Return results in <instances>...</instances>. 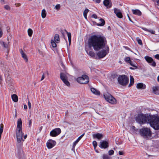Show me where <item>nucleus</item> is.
<instances>
[{"label":"nucleus","instance_id":"5fc2aeb1","mask_svg":"<svg viewBox=\"0 0 159 159\" xmlns=\"http://www.w3.org/2000/svg\"><path fill=\"white\" fill-rule=\"evenodd\" d=\"M44 78H45V76L44 75V74H43V75H42V78H41V80L42 81V80H43L44 79Z\"/></svg>","mask_w":159,"mask_h":159},{"label":"nucleus","instance_id":"2eb2a0df","mask_svg":"<svg viewBox=\"0 0 159 159\" xmlns=\"http://www.w3.org/2000/svg\"><path fill=\"white\" fill-rule=\"evenodd\" d=\"M99 147L102 148H106L108 147V143L106 141L103 140L100 142Z\"/></svg>","mask_w":159,"mask_h":159},{"label":"nucleus","instance_id":"dca6fc26","mask_svg":"<svg viewBox=\"0 0 159 159\" xmlns=\"http://www.w3.org/2000/svg\"><path fill=\"white\" fill-rule=\"evenodd\" d=\"M93 137L94 139L97 138L98 140H100L103 138V135L102 134L98 133L96 134H93Z\"/></svg>","mask_w":159,"mask_h":159},{"label":"nucleus","instance_id":"79ce46f5","mask_svg":"<svg viewBox=\"0 0 159 159\" xmlns=\"http://www.w3.org/2000/svg\"><path fill=\"white\" fill-rule=\"evenodd\" d=\"M129 64L132 66L137 67V66H136V64L135 63H134L133 62L131 61V62L129 63Z\"/></svg>","mask_w":159,"mask_h":159},{"label":"nucleus","instance_id":"2f4dec72","mask_svg":"<svg viewBox=\"0 0 159 159\" xmlns=\"http://www.w3.org/2000/svg\"><path fill=\"white\" fill-rule=\"evenodd\" d=\"M89 11V9H86L84 11V13H83L84 16L85 18L86 19H87V14L88 13V12Z\"/></svg>","mask_w":159,"mask_h":159},{"label":"nucleus","instance_id":"a211bd4d","mask_svg":"<svg viewBox=\"0 0 159 159\" xmlns=\"http://www.w3.org/2000/svg\"><path fill=\"white\" fill-rule=\"evenodd\" d=\"M20 51L22 57L24 59L26 62H27L28 59L27 56L25 53L24 52L23 50L21 49H20Z\"/></svg>","mask_w":159,"mask_h":159},{"label":"nucleus","instance_id":"338daca9","mask_svg":"<svg viewBox=\"0 0 159 159\" xmlns=\"http://www.w3.org/2000/svg\"><path fill=\"white\" fill-rule=\"evenodd\" d=\"M157 80L159 82V75L157 77Z\"/></svg>","mask_w":159,"mask_h":159},{"label":"nucleus","instance_id":"3c124183","mask_svg":"<svg viewBox=\"0 0 159 159\" xmlns=\"http://www.w3.org/2000/svg\"><path fill=\"white\" fill-rule=\"evenodd\" d=\"M28 107L29 109H30L31 107V103L30 101L28 102Z\"/></svg>","mask_w":159,"mask_h":159},{"label":"nucleus","instance_id":"9d476101","mask_svg":"<svg viewBox=\"0 0 159 159\" xmlns=\"http://www.w3.org/2000/svg\"><path fill=\"white\" fill-rule=\"evenodd\" d=\"M60 77L63 82L67 86L69 87L70 86V83L67 80L66 75L63 73L60 74Z\"/></svg>","mask_w":159,"mask_h":159},{"label":"nucleus","instance_id":"09e8293b","mask_svg":"<svg viewBox=\"0 0 159 159\" xmlns=\"http://www.w3.org/2000/svg\"><path fill=\"white\" fill-rule=\"evenodd\" d=\"M92 17L95 19H97V16L96 14H94L92 15Z\"/></svg>","mask_w":159,"mask_h":159},{"label":"nucleus","instance_id":"393cba45","mask_svg":"<svg viewBox=\"0 0 159 159\" xmlns=\"http://www.w3.org/2000/svg\"><path fill=\"white\" fill-rule=\"evenodd\" d=\"M99 21L100 22L97 24V25L98 26H103L105 24V20L102 18H100L99 19Z\"/></svg>","mask_w":159,"mask_h":159},{"label":"nucleus","instance_id":"4d7b16f0","mask_svg":"<svg viewBox=\"0 0 159 159\" xmlns=\"http://www.w3.org/2000/svg\"><path fill=\"white\" fill-rule=\"evenodd\" d=\"M32 123V121L31 120H29V126H30L31 125Z\"/></svg>","mask_w":159,"mask_h":159},{"label":"nucleus","instance_id":"5701e85b","mask_svg":"<svg viewBox=\"0 0 159 159\" xmlns=\"http://www.w3.org/2000/svg\"><path fill=\"white\" fill-rule=\"evenodd\" d=\"M91 91L92 93L96 95H99L100 94V92L98 90H97L95 89L92 88H91Z\"/></svg>","mask_w":159,"mask_h":159},{"label":"nucleus","instance_id":"f3484780","mask_svg":"<svg viewBox=\"0 0 159 159\" xmlns=\"http://www.w3.org/2000/svg\"><path fill=\"white\" fill-rule=\"evenodd\" d=\"M114 13L119 18H121L122 17V15L120 11L117 8L114 9Z\"/></svg>","mask_w":159,"mask_h":159},{"label":"nucleus","instance_id":"de8ad7c7","mask_svg":"<svg viewBox=\"0 0 159 159\" xmlns=\"http://www.w3.org/2000/svg\"><path fill=\"white\" fill-rule=\"evenodd\" d=\"M3 33L1 28L0 27V38H1L2 35Z\"/></svg>","mask_w":159,"mask_h":159},{"label":"nucleus","instance_id":"0e129e2a","mask_svg":"<svg viewBox=\"0 0 159 159\" xmlns=\"http://www.w3.org/2000/svg\"><path fill=\"white\" fill-rule=\"evenodd\" d=\"M42 128H43L42 126H41V127H40L39 128V130H40V131H41V130H42Z\"/></svg>","mask_w":159,"mask_h":159},{"label":"nucleus","instance_id":"ddd939ff","mask_svg":"<svg viewBox=\"0 0 159 159\" xmlns=\"http://www.w3.org/2000/svg\"><path fill=\"white\" fill-rule=\"evenodd\" d=\"M56 144V142L52 139H49L46 143V146L48 149H51Z\"/></svg>","mask_w":159,"mask_h":159},{"label":"nucleus","instance_id":"72a5a7b5","mask_svg":"<svg viewBox=\"0 0 159 159\" xmlns=\"http://www.w3.org/2000/svg\"><path fill=\"white\" fill-rule=\"evenodd\" d=\"M143 29L145 31H147L151 33V34H155V31L152 30H149L147 29L146 28H143Z\"/></svg>","mask_w":159,"mask_h":159},{"label":"nucleus","instance_id":"4be33fe9","mask_svg":"<svg viewBox=\"0 0 159 159\" xmlns=\"http://www.w3.org/2000/svg\"><path fill=\"white\" fill-rule=\"evenodd\" d=\"M0 44L4 47L5 48H7L10 46L9 42H8L7 43H5L4 42H0Z\"/></svg>","mask_w":159,"mask_h":159},{"label":"nucleus","instance_id":"ea45409f","mask_svg":"<svg viewBox=\"0 0 159 159\" xmlns=\"http://www.w3.org/2000/svg\"><path fill=\"white\" fill-rule=\"evenodd\" d=\"M114 151L113 150H111L108 151V154L109 155H112L114 154Z\"/></svg>","mask_w":159,"mask_h":159},{"label":"nucleus","instance_id":"20e7f679","mask_svg":"<svg viewBox=\"0 0 159 159\" xmlns=\"http://www.w3.org/2000/svg\"><path fill=\"white\" fill-rule=\"evenodd\" d=\"M139 131L140 135L144 138H148L150 137L152 135V132L150 128H143L140 129H137Z\"/></svg>","mask_w":159,"mask_h":159},{"label":"nucleus","instance_id":"7c9ffc66","mask_svg":"<svg viewBox=\"0 0 159 159\" xmlns=\"http://www.w3.org/2000/svg\"><path fill=\"white\" fill-rule=\"evenodd\" d=\"M86 52L90 56H91V57H94L95 55V53L93 52L92 51H90L89 52H88V51H86Z\"/></svg>","mask_w":159,"mask_h":159},{"label":"nucleus","instance_id":"6e6d98bb","mask_svg":"<svg viewBox=\"0 0 159 159\" xmlns=\"http://www.w3.org/2000/svg\"><path fill=\"white\" fill-rule=\"evenodd\" d=\"M17 116V112H16V110L15 114V115L14 118H16Z\"/></svg>","mask_w":159,"mask_h":159},{"label":"nucleus","instance_id":"13d9d810","mask_svg":"<svg viewBox=\"0 0 159 159\" xmlns=\"http://www.w3.org/2000/svg\"><path fill=\"white\" fill-rule=\"evenodd\" d=\"M24 108L25 109H27V106L26 105H24Z\"/></svg>","mask_w":159,"mask_h":159},{"label":"nucleus","instance_id":"412c9836","mask_svg":"<svg viewBox=\"0 0 159 159\" xmlns=\"http://www.w3.org/2000/svg\"><path fill=\"white\" fill-rule=\"evenodd\" d=\"M136 87L139 89H144L146 88V85L142 83H139L137 84Z\"/></svg>","mask_w":159,"mask_h":159},{"label":"nucleus","instance_id":"9b49d317","mask_svg":"<svg viewBox=\"0 0 159 159\" xmlns=\"http://www.w3.org/2000/svg\"><path fill=\"white\" fill-rule=\"evenodd\" d=\"M60 40L59 35L58 34H56L54 37V40H51V44L53 48L56 47L57 44L56 43H58Z\"/></svg>","mask_w":159,"mask_h":159},{"label":"nucleus","instance_id":"c756f323","mask_svg":"<svg viewBox=\"0 0 159 159\" xmlns=\"http://www.w3.org/2000/svg\"><path fill=\"white\" fill-rule=\"evenodd\" d=\"M66 33L67 34V36L68 37L69 42V44L70 45L71 43V34L70 32H68L66 30Z\"/></svg>","mask_w":159,"mask_h":159},{"label":"nucleus","instance_id":"8fccbe9b","mask_svg":"<svg viewBox=\"0 0 159 159\" xmlns=\"http://www.w3.org/2000/svg\"><path fill=\"white\" fill-rule=\"evenodd\" d=\"M155 57L157 59L159 60V54H156L155 56Z\"/></svg>","mask_w":159,"mask_h":159},{"label":"nucleus","instance_id":"6e6552de","mask_svg":"<svg viewBox=\"0 0 159 159\" xmlns=\"http://www.w3.org/2000/svg\"><path fill=\"white\" fill-rule=\"evenodd\" d=\"M89 78L86 75H83L81 77H79L76 79V81L79 83L81 84H86L89 82Z\"/></svg>","mask_w":159,"mask_h":159},{"label":"nucleus","instance_id":"c9c22d12","mask_svg":"<svg viewBox=\"0 0 159 159\" xmlns=\"http://www.w3.org/2000/svg\"><path fill=\"white\" fill-rule=\"evenodd\" d=\"M136 40L139 44L141 45H143L142 40L140 39H139L138 37L136 38Z\"/></svg>","mask_w":159,"mask_h":159},{"label":"nucleus","instance_id":"cd10ccee","mask_svg":"<svg viewBox=\"0 0 159 159\" xmlns=\"http://www.w3.org/2000/svg\"><path fill=\"white\" fill-rule=\"evenodd\" d=\"M11 98L12 100L15 102H16L18 100V98L17 96L15 94H13L11 96Z\"/></svg>","mask_w":159,"mask_h":159},{"label":"nucleus","instance_id":"680f3d73","mask_svg":"<svg viewBox=\"0 0 159 159\" xmlns=\"http://www.w3.org/2000/svg\"><path fill=\"white\" fill-rule=\"evenodd\" d=\"M127 16H128V18H129V20L130 21H131V19H130V17H129V15H128H128H127Z\"/></svg>","mask_w":159,"mask_h":159},{"label":"nucleus","instance_id":"e2e57ef3","mask_svg":"<svg viewBox=\"0 0 159 159\" xmlns=\"http://www.w3.org/2000/svg\"><path fill=\"white\" fill-rule=\"evenodd\" d=\"M157 4L159 5V0H157Z\"/></svg>","mask_w":159,"mask_h":159},{"label":"nucleus","instance_id":"bb28decb","mask_svg":"<svg viewBox=\"0 0 159 159\" xmlns=\"http://www.w3.org/2000/svg\"><path fill=\"white\" fill-rule=\"evenodd\" d=\"M130 82L129 84V85L128 87H130L132 85H133L134 82V80L133 76L130 75Z\"/></svg>","mask_w":159,"mask_h":159},{"label":"nucleus","instance_id":"a18cd8bd","mask_svg":"<svg viewBox=\"0 0 159 159\" xmlns=\"http://www.w3.org/2000/svg\"><path fill=\"white\" fill-rule=\"evenodd\" d=\"M3 125L2 124H1L0 125V130L3 131Z\"/></svg>","mask_w":159,"mask_h":159},{"label":"nucleus","instance_id":"c03bdc74","mask_svg":"<svg viewBox=\"0 0 159 159\" xmlns=\"http://www.w3.org/2000/svg\"><path fill=\"white\" fill-rule=\"evenodd\" d=\"M79 142L77 140H76L74 143L73 144V147L75 148L77 143Z\"/></svg>","mask_w":159,"mask_h":159},{"label":"nucleus","instance_id":"864d4df0","mask_svg":"<svg viewBox=\"0 0 159 159\" xmlns=\"http://www.w3.org/2000/svg\"><path fill=\"white\" fill-rule=\"evenodd\" d=\"M0 2L2 4H5L4 0H1Z\"/></svg>","mask_w":159,"mask_h":159},{"label":"nucleus","instance_id":"e433bc0d","mask_svg":"<svg viewBox=\"0 0 159 159\" xmlns=\"http://www.w3.org/2000/svg\"><path fill=\"white\" fill-rule=\"evenodd\" d=\"M4 8L6 10H7L10 11L11 10L10 7L8 5H5L4 6Z\"/></svg>","mask_w":159,"mask_h":159},{"label":"nucleus","instance_id":"f257e3e1","mask_svg":"<svg viewBox=\"0 0 159 159\" xmlns=\"http://www.w3.org/2000/svg\"><path fill=\"white\" fill-rule=\"evenodd\" d=\"M106 43L105 38L98 35L92 36L88 41L89 47L93 48L94 50L96 51L104 48Z\"/></svg>","mask_w":159,"mask_h":159},{"label":"nucleus","instance_id":"39448f33","mask_svg":"<svg viewBox=\"0 0 159 159\" xmlns=\"http://www.w3.org/2000/svg\"><path fill=\"white\" fill-rule=\"evenodd\" d=\"M149 116L142 114H139L136 118V121L139 124H141L148 123V118Z\"/></svg>","mask_w":159,"mask_h":159},{"label":"nucleus","instance_id":"1a4fd4ad","mask_svg":"<svg viewBox=\"0 0 159 159\" xmlns=\"http://www.w3.org/2000/svg\"><path fill=\"white\" fill-rule=\"evenodd\" d=\"M109 51V48L107 47L106 50L104 49L101 50L97 53V55L99 58H103L104 57L108 52Z\"/></svg>","mask_w":159,"mask_h":159},{"label":"nucleus","instance_id":"bf43d9fd","mask_svg":"<svg viewBox=\"0 0 159 159\" xmlns=\"http://www.w3.org/2000/svg\"><path fill=\"white\" fill-rule=\"evenodd\" d=\"M7 80L8 81H10L11 80V78L10 77H8L7 79Z\"/></svg>","mask_w":159,"mask_h":159},{"label":"nucleus","instance_id":"774afa93","mask_svg":"<svg viewBox=\"0 0 159 159\" xmlns=\"http://www.w3.org/2000/svg\"><path fill=\"white\" fill-rule=\"evenodd\" d=\"M135 128V127H134V126H133V127H132V129H134Z\"/></svg>","mask_w":159,"mask_h":159},{"label":"nucleus","instance_id":"423d86ee","mask_svg":"<svg viewBox=\"0 0 159 159\" xmlns=\"http://www.w3.org/2000/svg\"><path fill=\"white\" fill-rule=\"evenodd\" d=\"M119 84L123 86H125L129 82V78L125 75H120L117 79Z\"/></svg>","mask_w":159,"mask_h":159},{"label":"nucleus","instance_id":"473e14b6","mask_svg":"<svg viewBox=\"0 0 159 159\" xmlns=\"http://www.w3.org/2000/svg\"><path fill=\"white\" fill-rule=\"evenodd\" d=\"M103 159H111V158L107 155L103 154L102 155Z\"/></svg>","mask_w":159,"mask_h":159},{"label":"nucleus","instance_id":"aec40b11","mask_svg":"<svg viewBox=\"0 0 159 159\" xmlns=\"http://www.w3.org/2000/svg\"><path fill=\"white\" fill-rule=\"evenodd\" d=\"M110 1V0H105L103 2L104 5L107 8H110L111 6Z\"/></svg>","mask_w":159,"mask_h":159},{"label":"nucleus","instance_id":"37998d69","mask_svg":"<svg viewBox=\"0 0 159 159\" xmlns=\"http://www.w3.org/2000/svg\"><path fill=\"white\" fill-rule=\"evenodd\" d=\"M84 135V133H83L81 135L79 136L77 140L78 141H79L83 137Z\"/></svg>","mask_w":159,"mask_h":159},{"label":"nucleus","instance_id":"f03ea898","mask_svg":"<svg viewBox=\"0 0 159 159\" xmlns=\"http://www.w3.org/2000/svg\"><path fill=\"white\" fill-rule=\"evenodd\" d=\"M22 121L21 118H19L17 121V125L16 129V133L17 141L18 143L22 144L24 140L22 139L23 133L22 131Z\"/></svg>","mask_w":159,"mask_h":159},{"label":"nucleus","instance_id":"69168bd1","mask_svg":"<svg viewBox=\"0 0 159 159\" xmlns=\"http://www.w3.org/2000/svg\"><path fill=\"white\" fill-rule=\"evenodd\" d=\"M2 132H3V131L0 130V134H2Z\"/></svg>","mask_w":159,"mask_h":159},{"label":"nucleus","instance_id":"f8f14e48","mask_svg":"<svg viewBox=\"0 0 159 159\" xmlns=\"http://www.w3.org/2000/svg\"><path fill=\"white\" fill-rule=\"evenodd\" d=\"M61 132V130L60 128H56L50 132V135L51 136L56 137Z\"/></svg>","mask_w":159,"mask_h":159},{"label":"nucleus","instance_id":"b1692460","mask_svg":"<svg viewBox=\"0 0 159 159\" xmlns=\"http://www.w3.org/2000/svg\"><path fill=\"white\" fill-rule=\"evenodd\" d=\"M132 11L133 13V14L138 15V16H141V12L138 9H136V10H134L132 9Z\"/></svg>","mask_w":159,"mask_h":159},{"label":"nucleus","instance_id":"603ef678","mask_svg":"<svg viewBox=\"0 0 159 159\" xmlns=\"http://www.w3.org/2000/svg\"><path fill=\"white\" fill-rule=\"evenodd\" d=\"M93 1L98 3H99L101 1V0H93Z\"/></svg>","mask_w":159,"mask_h":159},{"label":"nucleus","instance_id":"58836bf2","mask_svg":"<svg viewBox=\"0 0 159 159\" xmlns=\"http://www.w3.org/2000/svg\"><path fill=\"white\" fill-rule=\"evenodd\" d=\"M93 144L94 146V149H95L96 148L97 146V143L95 141H94L93 142Z\"/></svg>","mask_w":159,"mask_h":159},{"label":"nucleus","instance_id":"a878e982","mask_svg":"<svg viewBox=\"0 0 159 159\" xmlns=\"http://www.w3.org/2000/svg\"><path fill=\"white\" fill-rule=\"evenodd\" d=\"M17 156L19 158H20L23 155V152L21 150H18L16 152Z\"/></svg>","mask_w":159,"mask_h":159},{"label":"nucleus","instance_id":"49530a36","mask_svg":"<svg viewBox=\"0 0 159 159\" xmlns=\"http://www.w3.org/2000/svg\"><path fill=\"white\" fill-rule=\"evenodd\" d=\"M119 154L120 155H122L124 154V152L123 151H119Z\"/></svg>","mask_w":159,"mask_h":159},{"label":"nucleus","instance_id":"6ab92c4d","mask_svg":"<svg viewBox=\"0 0 159 159\" xmlns=\"http://www.w3.org/2000/svg\"><path fill=\"white\" fill-rule=\"evenodd\" d=\"M153 93L159 95V86H155L152 88Z\"/></svg>","mask_w":159,"mask_h":159},{"label":"nucleus","instance_id":"f704fd0d","mask_svg":"<svg viewBox=\"0 0 159 159\" xmlns=\"http://www.w3.org/2000/svg\"><path fill=\"white\" fill-rule=\"evenodd\" d=\"M28 35L30 37L33 34L32 30L30 29H29L28 30Z\"/></svg>","mask_w":159,"mask_h":159},{"label":"nucleus","instance_id":"0eeeda50","mask_svg":"<svg viewBox=\"0 0 159 159\" xmlns=\"http://www.w3.org/2000/svg\"><path fill=\"white\" fill-rule=\"evenodd\" d=\"M104 97L106 100L109 103L113 104L116 103V99L109 93H105L104 94Z\"/></svg>","mask_w":159,"mask_h":159},{"label":"nucleus","instance_id":"4c0bfd02","mask_svg":"<svg viewBox=\"0 0 159 159\" xmlns=\"http://www.w3.org/2000/svg\"><path fill=\"white\" fill-rule=\"evenodd\" d=\"M125 61L126 62L129 63L131 61L130 60V59L129 57H126L125 59Z\"/></svg>","mask_w":159,"mask_h":159},{"label":"nucleus","instance_id":"a19ab883","mask_svg":"<svg viewBox=\"0 0 159 159\" xmlns=\"http://www.w3.org/2000/svg\"><path fill=\"white\" fill-rule=\"evenodd\" d=\"M61 6L60 4H57L55 6V8L57 10H58L60 8Z\"/></svg>","mask_w":159,"mask_h":159},{"label":"nucleus","instance_id":"052dcab7","mask_svg":"<svg viewBox=\"0 0 159 159\" xmlns=\"http://www.w3.org/2000/svg\"><path fill=\"white\" fill-rule=\"evenodd\" d=\"M27 137V134L25 135L24 136V139H26V138Z\"/></svg>","mask_w":159,"mask_h":159},{"label":"nucleus","instance_id":"4468645a","mask_svg":"<svg viewBox=\"0 0 159 159\" xmlns=\"http://www.w3.org/2000/svg\"><path fill=\"white\" fill-rule=\"evenodd\" d=\"M144 58L147 62L150 64L151 65L154 67L156 66V62L152 57L148 56H146L144 57Z\"/></svg>","mask_w":159,"mask_h":159},{"label":"nucleus","instance_id":"c85d7f7f","mask_svg":"<svg viewBox=\"0 0 159 159\" xmlns=\"http://www.w3.org/2000/svg\"><path fill=\"white\" fill-rule=\"evenodd\" d=\"M46 14L47 12L46 10H45V9H43L42 11L41 12V16L42 18H45L46 16Z\"/></svg>","mask_w":159,"mask_h":159},{"label":"nucleus","instance_id":"7ed1b4c3","mask_svg":"<svg viewBox=\"0 0 159 159\" xmlns=\"http://www.w3.org/2000/svg\"><path fill=\"white\" fill-rule=\"evenodd\" d=\"M148 118V123L155 130L159 129V117L155 115H149Z\"/></svg>","mask_w":159,"mask_h":159}]
</instances>
